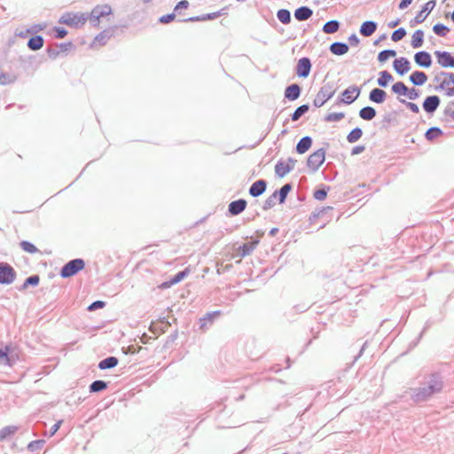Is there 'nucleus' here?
<instances>
[{
	"instance_id": "obj_50",
	"label": "nucleus",
	"mask_w": 454,
	"mask_h": 454,
	"mask_svg": "<svg viewBox=\"0 0 454 454\" xmlns=\"http://www.w3.org/2000/svg\"><path fill=\"white\" fill-rule=\"evenodd\" d=\"M20 248L29 254H35L38 252V248L30 241L27 240H22L20 243Z\"/></svg>"
},
{
	"instance_id": "obj_43",
	"label": "nucleus",
	"mask_w": 454,
	"mask_h": 454,
	"mask_svg": "<svg viewBox=\"0 0 454 454\" xmlns=\"http://www.w3.org/2000/svg\"><path fill=\"white\" fill-rule=\"evenodd\" d=\"M309 110V104H303L300 106H298L294 112L290 115L291 120L293 121H298L302 115H304L306 113H308Z\"/></svg>"
},
{
	"instance_id": "obj_61",
	"label": "nucleus",
	"mask_w": 454,
	"mask_h": 454,
	"mask_svg": "<svg viewBox=\"0 0 454 454\" xmlns=\"http://www.w3.org/2000/svg\"><path fill=\"white\" fill-rule=\"evenodd\" d=\"M190 4L187 0L179 1L174 7L173 12L180 14V10L188 9Z\"/></svg>"
},
{
	"instance_id": "obj_37",
	"label": "nucleus",
	"mask_w": 454,
	"mask_h": 454,
	"mask_svg": "<svg viewBox=\"0 0 454 454\" xmlns=\"http://www.w3.org/2000/svg\"><path fill=\"white\" fill-rule=\"evenodd\" d=\"M394 80L393 75L387 70L380 71L379 73V78L377 79V84L380 88H386L390 82Z\"/></svg>"
},
{
	"instance_id": "obj_42",
	"label": "nucleus",
	"mask_w": 454,
	"mask_h": 454,
	"mask_svg": "<svg viewBox=\"0 0 454 454\" xmlns=\"http://www.w3.org/2000/svg\"><path fill=\"white\" fill-rule=\"evenodd\" d=\"M40 282V277L37 274L27 277L22 286L19 288L20 291L27 289L28 286H37Z\"/></svg>"
},
{
	"instance_id": "obj_63",
	"label": "nucleus",
	"mask_w": 454,
	"mask_h": 454,
	"mask_svg": "<svg viewBox=\"0 0 454 454\" xmlns=\"http://www.w3.org/2000/svg\"><path fill=\"white\" fill-rule=\"evenodd\" d=\"M88 20H90V23L94 27H98L100 23V19L92 12L88 13Z\"/></svg>"
},
{
	"instance_id": "obj_57",
	"label": "nucleus",
	"mask_w": 454,
	"mask_h": 454,
	"mask_svg": "<svg viewBox=\"0 0 454 454\" xmlns=\"http://www.w3.org/2000/svg\"><path fill=\"white\" fill-rule=\"evenodd\" d=\"M309 305H308L307 303L297 304V305H294L292 307L289 313H294V314L303 313V312L307 311L309 309Z\"/></svg>"
},
{
	"instance_id": "obj_27",
	"label": "nucleus",
	"mask_w": 454,
	"mask_h": 454,
	"mask_svg": "<svg viewBox=\"0 0 454 454\" xmlns=\"http://www.w3.org/2000/svg\"><path fill=\"white\" fill-rule=\"evenodd\" d=\"M294 15L298 21H304L313 15V11L309 6H300L294 11Z\"/></svg>"
},
{
	"instance_id": "obj_38",
	"label": "nucleus",
	"mask_w": 454,
	"mask_h": 454,
	"mask_svg": "<svg viewBox=\"0 0 454 454\" xmlns=\"http://www.w3.org/2000/svg\"><path fill=\"white\" fill-rule=\"evenodd\" d=\"M424 43V31L421 29L416 30L412 36L411 41V45L414 49L420 48L423 45Z\"/></svg>"
},
{
	"instance_id": "obj_58",
	"label": "nucleus",
	"mask_w": 454,
	"mask_h": 454,
	"mask_svg": "<svg viewBox=\"0 0 454 454\" xmlns=\"http://www.w3.org/2000/svg\"><path fill=\"white\" fill-rule=\"evenodd\" d=\"M176 14L175 12L162 15L159 18L158 21L160 24H168L175 20Z\"/></svg>"
},
{
	"instance_id": "obj_6",
	"label": "nucleus",
	"mask_w": 454,
	"mask_h": 454,
	"mask_svg": "<svg viewBox=\"0 0 454 454\" xmlns=\"http://www.w3.org/2000/svg\"><path fill=\"white\" fill-rule=\"evenodd\" d=\"M88 20V12L74 13L65 12L59 20V23L65 24L69 27H78L80 25L85 24Z\"/></svg>"
},
{
	"instance_id": "obj_21",
	"label": "nucleus",
	"mask_w": 454,
	"mask_h": 454,
	"mask_svg": "<svg viewBox=\"0 0 454 454\" xmlns=\"http://www.w3.org/2000/svg\"><path fill=\"white\" fill-rule=\"evenodd\" d=\"M259 242H260L259 239H254L249 242L240 245L237 248L238 254L240 257H246L247 255H249L256 248Z\"/></svg>"
},
{
	"instance_id": "obj_9",
	"label": "nucleus",
	"mask_w": 454,
	"mask_h": 454,
	"mask_svg": "<svg viewBox=\"0 0 454 454\" xmlns=\"http://www.w3.org/2000/svg\"><path fill=\"white\" fill-rule=\"evenodd\" d=\"M325 160V149L319 148L307 159V167L312 173L317 172Z\"/></svg>"
},
{
	"instance_id": "obj_48",
	"label": "nucleus",
	"mask_w": 454,
	"mask_h": 454,
	"mask_svg": "<svg viewBox=\"0 0 454 454\" xmlns=\"http://www.w3.org/2000/svg\"><path fill=\"white\" fill-rule=\"evenodd\" d=\"M433 32L440 36L444 37L450 32V28L442 23H436L433 26Z\"/></svg>"
},
{
	"instance_id": "obj_47",
	"label": "nucleus",
	"mask_w": 454,
	"mask_h": 454,
	"mask_svg": "<svg viewBox=\"0 0 454 454\" xmlns=\"http://www.w3.org/2000/svg\"><path fill=\"white\" fill-rule=\"evenodd\" d=\"M277 18L278 20L285 24L287 25L291 22V12L287 9H279L277 12Z\"/></svg>"
},
{
	"instance_id": "obj_36",
	"label": "nucleus",
	"mask_w": 454,
	"mask_h": 454,
	"mask_svg": "<svg viewBox=\"0 0 454 454\" xmlns=\"http://www.w3.org/2000/svg\"><path fill=\"white\" fill-rule=\"evenodd\" d=\"M119 360L115 356H107L98 363V367L100 370L113 369L118 365Z\"/></svg>"
},
{
	"instance_id": "obj_8",
	"label": "nucleus",
	"mask_w": 454,
	"mask_h": 454,
	"mask_svg": "<svg viewBox=\"0 0 454 454\" xmlns=\"http://www.w3.org/2000/svg\"><path fill=\"white\" fill-rule=\"evenodd\" d=\"M16 277L17 272L11 264L0 262V285H11L15 281Z\"/></svg>"
},
{
	"instance_id": "obj_4",
	"label": "nucleus",
	"mask_w": 454,
	"mask_h": 454,
	"mask_svg": "<svg viewBox=\"0 0 454 454\" xmlns=\"http://www.w3.org/2000/svg\"><path fill=\"white\" fill-rule=\"evenodd\" d=\"M333 82L325 83L316 95L313 100V106L317 108L323 106L329 99H331L335 93Z\"/></svg>"
},
{
	"instance_id": "obj_29",
	"label": "nucleus",
	"mask_w": 454,
	"mask_h": 454,
	"mask_svg": "<svg viewBox=\"0 0 454 454\" xmlns=\"http://www.w3.org/2000/svg\"><path fill=\"white\" fill-rule=\"evenodd\" d=\"M329 50L336 56H342L348 51L349 46L348 43L343 42H334L331 43Z\"/></svg>"
},
{
	"instance_id": "obj_3",
	"label": "nucleus",
	"mask_w": 454,
	"mask_h": 454,
	"mask_svg": "<svg viewBox=\"0 0 454 454\" xmlns=\"http://www.w3.org/2000/svg\"><path fill=\"white\" fill-rule=\"evenodd\" d=\"M85 267V262L82 258H75L72 259L67 263H65L59 271V276L62 278H68L74 275H76L78 272L82 270Z\"/></svg>"
},
{
	"instance_id": "obj_52",
	"label": "nucleus",
	"mask_w": 454,
	"mask_h": 454,
	"mask_svg": "<svg viewBox=\"0 0 454 454\" xmlns=\"http://www.w3.org/2000/svg\"><path fill=\"white\" fill-rule=\"evenodd\" d=\"M44 443L45 441L43 439L32 441L27 444V450L30 452H35L36 450H41L43 447Z\"/></svg>"
},
{
	"instance_id": "obj_1",
	"label": "nucleus",
	"mask_w": 454,
	"mask_h": 454,
	"mask_svg": "<svg viewBox=\"0 0 454 454\" xmlns=\"http://www.w3.org/2000/svg\"><path fill=\"white\" fill-rule=\"evenodd\" d=\"M444 387L443 376L434 372L424 377V381L418 387L409 388L411 400L419 404L429 401L434 395L440 394Z\"/></svg>"
},
{
	"instance_id": "obj_25",
	"label": "nucleus",
	"mask_w": 454,
	"mask_h": 454,
	"mask_svg": "<svg viewBox=\"0 0 454 454\" xmlns=\"http://www.w3.org/2000/svg\"><path fill=\"white\" fill-rule=\"evenodd\" d=\"M377 27L378 23L376 21L366 20L361 24L359 33L364 37H369L375 33Z\"/></svg>"
},
{
	"instance_id": "obj_53",
	"label": "nucleus",
	"mask_w": 454,
	"mask_h": 454,
	"mask_svg": "<svg viewBox=\"0 0 454 454\" xmlns=\"http://www.w3.org/2000/svg\"><path fill=\"white\" fill-rule=\"evenodd\" d=\"M406 34L407 32L404 27H399L392 33L391 40L394 42H399L406 35Z\"/></svg>"
},
{
	"instance_id": "obj_34",
	"label": "nucleus",
	"mask_w": 454,
	"mask_h": 454,
	"mask_svg": "<svg viewBox=\"0 0 454 454\" xmlns=\"http://www.w3.org/2000/svg\"><path fill=\"white\" fill-rule=\"evenodd\" d=\"M333 207L327 206V207H322L318 209H316L314 212H312L309 217V221L310 223H315L318 218L324 217L329 212L333 211Z\"/></svg>"
},
{
	"instance_id": "obj_11",
	"label": "nucleus",
	"mask_w": 454,
	"mask_h": 454,
	"mask_svg": "<svg viewBox=\"0 0 454 454\" xmlns=\"http://www.w3.org/2000/svg\"><path fill=\"white\" fill-rule=\"evenodd\" d=\"M437 63L442 68H454V55L447 51H435L434 52Z\"/></svg>"
},
{
	"instance_id": "obj_59",
	"label": "nucleus",
	"mask_w": 454,
	"mask_h": 454,
	"mask_svg": "<svg viewBox=\"0 0 454 454\" xmlns=\"http://www.w3.org/2000/svg\"><path fill=\"white\" fill-rule=\"evenodd\" d=\"M57 47H58L57 44L50 46V47H47L46 52H47V54H48L50 59H56L59 57L60 51H59L57 49Z\"/></svg>"
},
{
	"instance_id": "obj_33",
	"label": "nucleus",
	"mask_w": 454,
	"mask_h": 454,
	"mask_svg": "<svg viewBox=\"0 0 454 454\" xmlns=\"http://www.w3.org/2000/svg\"><path fill=\"white\" fill-rule=\"evenodd\" d=\"M91 12L100 19L112 14L113 9L108 4H105L96 5L92 8Z\"/></svg>"
},
{
	"instance_id": "obj_56",
	"label": "nucleus",
	"mask_w": 454,
	"mask_h": 454,
	"mask_svg": "<svg viewBox=\"0 0 454 454\" xmlns=\"http://www.w3.org/2000/svg\"><path fill=\"white\" fill-rule=\"evenodd\" d=\"M106 305V302L104 301H101V300H98V301H95L93 302H91L88 308H87V310L88 311H95L97 309H103L105 308Z\"/></svg>"
},
{
	"instance_id": "obj_13",
	"label": "nucleus",
	"mask_w": 454,
	"mask_h": 454,
	"mask_svg": "<svg viewBox=\"0 0 454 454\" xmlns=\"http://www.w3.org/2000/svg\"><path fill=\"white\" fill-rule=\"evenodd\" d=\"M311 60L308 57L301 58L295 67V74L300 78H307L311 71Z\"/></svg>"
},
{
	"instance_id": "obj_23",
	"label": "nucleus",
	"mask_w": 454,
	"mask_h": 454,
	"mask_svg": "<svg viewBox=\"0 0 454 454\" xmlns=\"http://www.w3.org/2000/svg\"><path fill=\"white\" fill-rule=\"evenodd\" d=\"M218 315H220L219 310H215L213 312H207L204 317L200 318L199 329L201 331H206L207 329H208L212 325L214 318Z\"/></svg>"
},
{
	"instance_id": "obj_26",
	"label": "nucleus",
	"mask_w": 454,
	"mask_h": 454,
	"mask_svg": "<svg viewBox=\"0 0 454 454\" xmlns=\"http://www.w3.org/2000/svg\"><path fill=\"white\" fill-rule=\"evenodd\" d=\"M428 79L427 74L419 70L413 71L410 76L409 81L414 85V86H422L424 85Z\"/></svg>"
},
{
	"instance_id": "obj_44",
	"label": "nucleus",
	"mask_w": 454,
	"mask_h": 454,
	"mask_svg": "<svg viewBox=\"0 0 454 454\" xmlns=\"http://www.w3.org/2000/svg\"><path fill=\"white\" fill-rule=\"evenodd\" d=\"M363 136V130L359 127H356L347 135V141L350 144L357 142Z\"/></svg>"
},
{
	"instance_id": "obj_2",
	"label": "nucleus",
	"mask_w": 454,
	"mask_h": 454,
	"mask_svg": "<svg viewBox=\"0 0 454 454\" xmlns=\"http://www.w3.org/2000/svg\"><path fill=\"white\" fill-rule=\"evenodd\" d=\"M293 187L294 186L292 183H286L280 189L276 190L265 200L262 205V209L267 211L272 208L276 205L277 201L279 204H284L286 200L288 193L293 190Z\"/></svg>"
},
{
	"instance_id": "obj_64",
	"label": "nucleus",
	"mask_w": 454,
	"mask_h": 454,
	"mask_svg": "<svg viewBox=\"0 0 454 454\" xmlns=\"http://www.w3.org/2000/svg\"><path fill=\"white\" fill-rule=\"evenodd\" d=\"M45 27H46V24L45 23L34 24L31 27L32 35H35L36 33H38L40 31H43Z\"/></svg>"
},
{
	"instance_id": "obj_17",
	"label": "nucleus",
	"mask_w": 454,
	"mask_h": 454,
	"mask_svg": "<svg viewBox=\"0 0 454 454\" xmlns=\"http://www.w3.org/2000/svg\"><path fill=\"white\" fill-rule=\"evenodd\" d=\"M288 161L291 162V165H285V162L282 160L277 162L275 165V174L277 176L282 178L294 169L296 160L289 157Z\"/></svg>"
},
{
	"instance_id": "obj_14",
	"label": "nucleus",
	"mask_w": 454,
	"mask_h": 454,
	"mask_svg": "<svg viewBox=\"0 0 454 454\" xmlns=\"http://www.w3.org/2000/svg\"><path fill=\"white\" fill-rule=\"evenodd\" d=\"M440 104H441L440 97L437 95H431V96H427L424 99V101L422 103V108L427 114H433L437 110Z\"/></svg>"
},
{
	"instance_id": "obj_54",
	"label": "nucleus",
	"mask_w": 454,
	"mask_h": 454,
	"mask_svg": "<svg viewBox=\"0 0 454 454\" xmlns=\"http://www.w3.org/2000/svg\"><path fill=\"white\" fill-rule=\"evenodd\" d=\"M16 78L13 76L12 77L9 74L1 72L0 73V84L1 85H8L11 83H13L15 82Z\"/></svg>"
},
{
	"instance_id": "obj_30",
	"label": "nucleus",
	"mask_w": 454,
	"mask_h": 454,
	"mask_svg": "<svg viewBox=\"0 0 454 454\" xmlns=\"http://www.w3.org/2000/svg\"><path fill=\"white\" fill-rule=\"evenodd\" d=\"M114 27L104 29L95 36L94 42L98 43L100 45H105L114 35Z\"/></svg>"
},
{
	"instance_id": "obj_28",
	"label": "nucleus",
	"mask_w": 454,
	"mask_h": 454,
	"mask_svg": "<svg viewBox=\"0 0 454 454\" xmlns=\"http://www.w3.org/2000/svg\"><path fill=\"white\" fill-rule=\"evenodd\" d=\"M313 143L312 137L305 136L301 137L295 146V151L299 154H303L309 150Z\"/></svg>"
},
{
	"instance_id": "obj_51",
	"label": "nucleus",
	"mask_w": 454,
	"mask_h": 454,
	"mask_svg": "<svg viewBox=\"0 0 454 454\" xmlns=\"http://www.w3.org/2000/svg\"><path fill=\"white\" fill-rule=\"evenodd\" d=\"M344 117L345 114L343 112L330 113L324 117V121L326 122L340 121Z\"/></svg>"
},
{
	"instance_id": "obj_45",
	"label": "nucleus",
	"mask_w": 454,
	"mask_h": 454,
	"mask_svg": "<svg viewBox=\"0 0 454 454\" xmlns=\"http://www.w3.org/2000/svg\"><path fill=\"white\" fill-rule=\"evenodd\" d=\"M18 431L16 426H7L0 429V441L7 440Z\"/></svg>"
},
{
	"instance_id": "obj_41",
	"label": "nucleus",
	"mask_w": 454,
	"mask_h": 454,
	"mask_svg": "<svg viewBox=\"0 0 454 454\" xmlns=\"http://www.w3.org/2000/svg\"><path fill=\"white\" fill-rule=\"evenodd\" d=\"M340 23L336 20H331L325 23L323 26V32L325 34H334L336 33L340 28Z\"/></svg>"
},
{
	"instance_id": "obj_16",
	"label": "nucleus",
	"mask_w": 454,
	"mask_h": 454,
	"mask_svg": "<svg viewBox=\"0 0 454 454\" xmlns=\"http://www.w3.org/2000/svg\"><path fill=\"white\" fill-rule=\"evenodd\" d=\"M415 64L422 68H429L433 64L432 56L428 51H419L414 54Z\"/></svg>"
},
{
	"instance_id": "obj_19",
	"label": "nucleus",
	"mask_w": 454,
	"mask_h": 454,
	"mask_svg": "<svg viewBox=\"0 0 454 454\" xmlns=\"http://www.w3.org/2000/svg\"><path fill=\"white\" fill-rule=\"evenodd\" d=\"M247 202L245 199H239L231 201L228 206V213L231 215H239L247 207Z\"/></svg>"
},
{
	"instance_id": "obj_12",
	"label": "nucleus",
	"mask_w": 454,
	"mask_h": 454,
	"mask_svg": "<svg viewBox=\"0 0 454 454\" xmlns=\"http://www.w3.org/2000/svg\"><path fill=\"white\" fill-rule=\"evenodd\" d=\"M360 93V87L356 85H351L341 92L342 98H340V101L346 105H350L358 98Z\"/></svg>"
},
{
	"instance_id": "obj_49",
	"label": "nucleus",
	"mask_w": 454,
	"mask_h": 454,
	"mask_svg": "<svg viewBox=\"0 0 454 454\" xmlns=\"http://www.w3.org/2000/svg\"><path fill=\"white\" fill-rule=\"evenodd\" d=\"M190 269L185 268L184 270L178 271L173 277L170 278V284H177L181 282L184 278H186L190 274Z\"/></svg>"
},
{
	"instance_id": "obj_46",
	"label": "nucleus",
	"mask_w": 454,
	"mask_h": 454,
	"mask_svg": "<svg viewBox=\"0 0 454 454\" xmlns=\"http://www.w3.org/2000/svg\"><path fill=\"white\" fill-rule=\"evenodd\" d=\"M330 190V187L325 184H321V186L315 190L313 192V197L317 200H324L327 197V193Z\"/></svg>"
},
{
	"instance_id": "obj_39",
	"label": "nucleus",
	"mask_w": 454,
	"mask_h": 454,
	"mask_svg": "<svg viewBox=\"0 0 454 454\" xmlns=\"http://www.w3.org/2000/svg\"><path fill=\"white\" fill-rule=\"evenodd\" d=\"M442 135H443V131L441 128L431 127V128L427 129V131L425 132V138L427 141L432 142L435 138H437Z\"/></svg>"
},
{
	"instance_id": "obj_5",
	"label": "nucleus",
	"mask_w": 454,
	"mask_h": 454,
	"mask_svg": "<svg viewBox=\"0 0 454 454\" xmlns=\"http://www.w3.org/2000/svg\"><path fill=\"white\" fill-rule=\"evenodd\" d=\"M391 91L397 95L408 98L410 100H416L420 96V90L414 87L409 88L403 82H396L391 87Z\"/></svg>"
},
{
	"instance_id": "obj_10",
	"label": "nucleus",
	"mask_w": 454,
	"mask_h": 454,
	"mask_svg": "<svg viewBox=\"0 0 454 454\" xmlns=\"http://www.w3.org/2000/svg\"><path fill=\"white\" fill-rule=\"evenodd\" d=\"M436 5L435 0H430L427 2L422 9L417 13V15L410 21L411 27H414L418 24H421L427 18L429 13L434 10Z\"/></svg>"
},
{
	"instance_id": "obj_20",
	"label": "nucleus",
	"mask_w": 454,
	"mask_h": 454,
	"mask_svg": "<svg viewBox=\"0 0 454 454\" xmlns=\"http://www.w3.org/2000/svg\"><path fill=\"white\" fill-rule=\"evenodd\" d=\"M301 94V87L298 83H292L286 87L284 96L289 101H295Z\"/></svg>"
},
{
	"instance_id": "obj_15",
	"label": "nucleus",
	"mask_w": 454,
	"mask_h": 454,
	"mask_svg": "<svg viewBox=\"0 0 454 454\" xmlns=\"http://www.w3.org/2000/svg\"><path fill=\"white\" fill-rule=\"evenodd\" d=\"M393 68L397 74H399L400 76H403L411 70V65L407 58L400 57L394 60Z\"/></svg>"
},
{
	"instance_id": "obj_35",
	"label": "nucleus",
	"mask_w": 454,
	"mask_h": 454,
	"mask_svg": "<svg viewBox=\"0 0 454 454\" xmlns=\"http://www.w3.org/2000/svg\"><path fill=\"white\" fill-rule=\"evenodd\" d=\"M11 347L6 345L4 348H0V364L12 366L13 360L10 356Z\"/></svg>"
},
{
	"instance_id": "obj_40",
	"label": "nucleus",
	"mask_w": 454,
	"mask_h": 454,
	"mask_svg": "<svg viewBox=\"0 0 454 454\" xmlns=\"http://www.w3.org/2000/svg\"><path fill=\"white\" fill-rule=\"evenodd\" d=\"M108 387V382L102 380H94L90 386H89V391L90 393H98L101 392Z\"/></svg>"
},
{
	"instance_id": "obj_62",
	"label": "nucleus",
	"mask_w": 454,
	"mask_h": 454,
	"mask_svg": "<svg viewBox=\"0 0 454 454\" xmlns=\"http://www.w3.org/2000/svg\"><path fill=\"white\" fill-rule=\"evenodd\" d=\"M53 30L55 32V37L57 39H62L67 36V30L63 27H54Z\"/></svg>"
},
{
	"instance_id": "obj_32",
	"label": "nucleus",
	"mask_w": 454,
	"mask_h": 454,
	"mask_svg": "<svg viewBox=\"0 0 454 454\" xmlns=\"http://www.w3.org/2000/svg\"><path fill=\"white\" fill-rule=\"evenodd\" d=\"M43 37L39 35H35L28 39L27 45L31 51H38L43 48Z\"/></svg>"
},
{
	"instance_id": "obj_60",
	"label": "nucleus",
	"mask_w": 454,
	"mask_h": 454,
	"mask_svg": "<svg viewBox=\"0 0 454 454\" xmlns=\"http://www.w3.org/2000/svg\"><path fill=\"white\" fill-rule=\"evenodd\" d=\"M445 116H449L450 121H454V101H450L443 111Z\"/></svg>"
},
{
	"instance_id": "obj_7",
	"label": "nucleus",
	"mask_w": 454,
	"mask_h": 454,
	"mask_svg": "<svg viewBox=\"0 0 454 454\" xmlns=\"http://www.w3.org/2000/svg\"><path fill=\"white\" fill-rule=\"evenodd\" d=\"M440 75L443 76V80L434 87L435 90H444L447 97L454 96V73L440 72Z\"/></svg>"
},
{
	"instance_id": "obj_31",
	"label": "nucleus",
	"mask_w": 454,
	"mask_h": 454,
	"mask_svg": "<svg viewBox=\"0 0 454 454\" xmlns=\"http://www.w3.org/2000/svg\"><path fill=\"white\" fill-rule=\"evenodd\" d=\"M358 115L362 120L369 121L376 117L377 112L374 107L366 106L359 110Z\"/></svg>"
},
{
	"instance_id": "obj_22",
	"label": "nucleus",
	"mask_w": 454,
	"mask_h": 454,
	"mask_svg": "<svg viewBox=\"0 0 454 454\" xmlns=\"http://www.w3.org/2000/svg\"><path fill=\"white\" fill-rule=\"evenodd\" d=\"M219 18L218 12H210V13H205L201 15L197 16H192L186 19H178V22H199V21H207V20H212L215 19Z\"/></svg>"
},
{
	"instance_id": "obj_18",
	"label": "nucleus",
	"mask_w": 454,
	"mask_h": 454,
	"mask_svg": "<svg viewBox=\"0 0 454 454\" xmlns=\"http://www.w3.org/2000/svg\"><path fill=\"white\" fill-rule=\"evenodd\" d=\"M267 189V181L264 179H258L252 184L249 187L248 193L254 198H257L263 194Z\"/></svg>"
},
{
	"instance_id": "obj_55",
	"label": "nucleus",
	"mask_w": 454,
	"mask_h": 454,
	"mask_svg": "<svg viewBox=\"0 0 454 454\" xmlns=\"http://www.w3.org/2000/svg\"><path fill=\"white\" fill-rule=\"evenodd\" d=\"M398 100L401 104L404 105L410 111H411L414 114L419 113V108L417 104L413 102L406 101L405 99L398 98Z\"/></svg>"
},
{
	"instance_id": "obj_24",
	"label": "nucleus",
	"mask_w": 454,
	"mask_h": 454,
	"mask_svg": "<svg viewBox=\"0 0 454 454\" xmlns=\"http://www.w3.org/2000/svg\"><path fill=\"white\" fill-rule=\"evenodd\" d=\"M387 96V92L384 90L374 88L370 91L368 98L374 104H382L385 102Z\"/></svg>"
}]
</instances>
